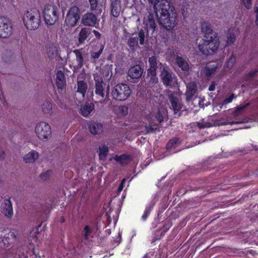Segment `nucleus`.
I'll return each mask as SVG.
<instances>
[{
    "instance_id": "nucleus-30",
    "label": "nucleus",
    "mask_w": 258,
    "mask_h": 258,
    "mask_svg": "<svg viewBox=\"0 0 258 258\" xmlns=\"http://www.w3.org/2000/svg\"><path fill=\"white\" fill-rule=\"evenodd\" d=\"M217 67L214 64H208L201 71V74L207 77H210L216 72Z\"/></svg>"
},
{
    "instance_id": "nucleus-48",
    "label": "nucleus",
    "mask_w": 258,
    "mask_h": 258,
    "mask_svg": "<svg viewBox=\"0 0 258 258\" xmlns=\"http://www.w3.org/2000/svg\"><path fill=\"white\" fill-rule=\"evenodd\" d=\"M51 171L50 170H47L45 172H42L40 175V177L42 180H46L48 179L50 175Z\"/></svg>"
},
{
    "instance_id": "nucleus-55",
    "label": "nucleus",
    "mask_w": 258,
    "mask_h": 258,
    "mask_svg": "<svg viewBox=\"0 0 258 258\" xmlns=\"http://www.w3.org/2000/svg\"><path fill=\"white\" fill-rule=\"evenodd\" d=\"M93 32L97 38L100 39L101 38V35L98 31L94 30Z\"/></svg>"
},
{
    "instance_id": "nucleus-16",
    "label": "nucleus",
    "mask_w": 258,
    "mask_h": 258,
    "mask_svg": "<svg viewBox=\"0 0 258 258\" xmlns=\"http://www.w3.org/2000/svg\"><path fill=\"white\" fill-rule=\"evenodd\" d=\"M144 24L146 27V34L148 35L149 33L151 32V34L152 35L156 27L153 14H149L145 17L144 19Z\"/></svg>"
},
{
    "instance_id": "nucleus-53",
    "label": "nucleus",
    "mask_w": 258,
    "mask_h": 258,
    "mask_svg": "<svg viewBox=\"0 0 258 258\" xmlns=\"http://www.w3.org/2000/svg\"><path fill=\"white\" fill-rule=\"evenodd\" d=\"M257 72V70H255L251 71L249 73H248L247 74V76H246L247 79L248 80H250L251 78H252L254 76V75L256 74Z\"/></svg>"
},
{
    "instance_id": "nucleus-46",
    "label": "nucleus",
    "mask_w": 258,
    "mask_h": 258,
    "mask_svg": "<svg viewBox=\"0 0 258 258\" xmlns=\"http://www.w3.org/2000/svg\"><path fill=\"white\" fill-rule=\"evenodd\" d=\"M235 60V56L233 54H232L227 61V67L228 68H231L233 66Z\"/></svg>"
},
{
    "instance_id": "nucleus-58",
    "label": "nucleus",
    "mask_w": 258,
    "mask_h": 258,
    "mask_svg": "<svg viewBox=\"0 0 258 258\" xmlns=\"http://www.w3.org/2000/svg\"><path fill=\"white\" fill-rule=\"evenodd\" d=\"M56 103L57 104V105H58L59 106H60V107H62V103H61L60 101H58V100H56Z\"/></svg>"
},
{
    "instance_id": "nucleus-34",
    "label": "nucleus",
    "mask_w": 258,
    "mask_h": 258,
    "mask_svg": "<svg viewBox=\"0 0 258 258\" xmlns=\"http://www.w3.org/2000/svg\"><path fill=\"white\" fill-rule=\"evenodd\" d=\"M115 113L119 116H124L128 113V107L126 106H119L114 109Z\"/></svg>"
},
{
    "instance_id": "nucleus-25",
    "label": "nucleus",
    "mask_w": 258,
    "mask_h": 258,
    "mask_svg": "<svg viewBox=\"0 0 258 258\" xmlns=\"http://www.w3.org/2000/svg\"><path fill=\"white\" fill-rule=\"evenodd\" d=\"M39 156V153L37 151L31 150L24 156L23 159L25 163H33L38 160Z\"/></svg>"
},
{
    "instance_id": "nucleus-39",
    "label": "nucleus",
    "mask_w": 258,
    "mask_h": 258,
    "mask_svg": "<svg viewBox=\"0 0 258 258\" xmlns=\"http://www.w3.org/2000/svg\"><path fill=\"white\" fill-rule=\"evenodd\" d=\"M115 160L119 162L121 164H127L130 162L129 157L125 155H122L120 156H116L115 157Z\"/></svg>"
},
{
    "instance_id": "nucleus-7",
    "label": "nucleus",
    "mask_w": 258,
    "mask_h": 258,
    "mask_svg": "<svg viewBox=\"0 0 258 258\" xmlns=\"http://www.w3.org/2000/svg\"><path fill=\"white\" fill-rule=\"evenodd\" d=\"M43 16L47 25H53L58 18L56 7L53 5L45 6L43 10Z\"/></svg>"
},
{
    "instance_id": "nucleus-8",
    "label": "nucleus",
    "mask_w": 258,
    "mask_h": 258,
    "mask_svg": "<svg viewBox=\"0 0 258 258\" xmlns=\"http://www.w3.org/2000/svg\"><path fill=\"white\" fill-rule=\"evenodd\" d=\"M163 114L160 110L155 114L152 115L149 121V126H145L144 131L143 132L145 134L154 132L157 130L156 127L163 121Z\"/></svg>"
},
{
    "instance_id": "nucleus-57",
    "label": "nucleus",
    "mask_w": 258,
    "mask_h": 258,
    "mask_svg": "<svg viewBox=\"0 0 258 258\" xmlns=\"http://www.w3.org/2000/svg\"><path fill=\"white\" fill-rule=\"evenodd\" d=\"M255 13H256V19H258V8H254Z\"/></svg>"
},
{
    "instance_id": "nucleus-14",
    "label": "nucleus",
    "mask_w": 258,
    "mask_h": 258,
    "mask_svg": "<svg viewBox=\"0 0 258 258\" xmlns=\"http://www.w3.org/2000/svg\"><path fill=\"white\" fill-rule=\"evenodd\" d=\"M98 22L96 15L91 12H87L81 19V23L86 26H95L96 24H98Z\"/></svg>"
},
{
    "instance_id": "nucleus-26",
    "label": "nucleus",
    "mask_w": 258,
    "mask_h": 258,
    "mask_svg": "<svg viewBox=\"0 0 258 258\" xmlns=\"http://www.w3.org/2000/svg\"><path fill=\"white\" fill-rule=\"evenodd\" d=\"M56 83L58 89H62L66 86V79L62 71H59L56 74Z\"/></svg>"
},
{
    "instance_id": "nucleus-10",
    "label": "nucleus",
    "mask_w": 258,
    "mask_h": 258,
    "mask_svg": "<svg viewBox=\"0 0 258 258\" xmlns=\"http://www.w3.org/2000/svg\"><path fill=\"white\" fill-rule=\"evenodd\" d=\"M160 76L162 82L166 86H172L176 82V78L174 74L172 73L168 67H161Z\"/></svg>"
},
{
    "instance_id": "nucleus-5",
    "label": "nucleus",
    "mask_w": 258,
    "mask_h": 258,
    "mask_svg": "<svg viewBox=\"0 0 258 258\" xmlns=\"http://www.w3.org/2000/svg\"><path fill=\"white\" fill-rule=\"evenodd\" d=\"M159 23L166 29L170 30L173 28L177 24V14L175 10L171 9L167 14L160 15Z\"/></svg>"
},
{
    "instance_id": "nucleus-40",
    "label": "nucleus",
    "mask_w": 258,
    "mask_h": 258,
    "mask_svg": "<svg viewBox=\"0 0 258 258\" xmlns=\"http://www.w3.org/2000/svg\"><path fill=\"white\" fill-rule=\"evenodd\" d=\"M227 40L226 45H230L235 41V35L232 32H229L227 35Z\"/></svg>"
},
{
    "instance_id": "nucleus-29",
    "label": "nucleus",
    "mask_w": 258,
    "mask_h": 258,
    "mask_svg": "<svg viewBox=\"0 0 258 258\" xmlns=\"http://www.w3.org/2000/svg\"><path fill=\"white\" fill-rule=\"evenodd\" d=\"M74 53L76 55V59L77 64L74 67V69H79L82 68L84 63V58L81 50L79 49H76L74 50Z\"/></svg>"
},
{
    "instance_id": "nucleus-45",
    "label": "nucleus",
    "mask_w": 258,
    "mask_h": 258,
    "mask_svg": "<svg viewBox=\"0 0 258 258\" xmlns=\"http://www.w3.org/2000/svg\"><path fill=\"white\" fill-rule=\"evenodd\" d=\"M146 32H145L144 30H140L138 33V37H137L138 38V40L140 41V44L141 45H143L144 44V41H145V33Z\"/></svg>"
},
{
    "instance_id": "nucleus-23",
    "label": "nucleus",
    "mask_w": 258,
    "mask_h": 258,
    "mask_svg": "<svg viewBox=\"0 0 258 258\" xmlns=\"http://www.w3.org/2000/svg\"><path fill=\"white\" fill-rule=\"evenodd\" d=\"M120 0H111V14L114 17L119 16L121 11V5Z\"/></svg>"
},
{
    "instance_id": "nucleus-19",
    "label": "nucleus",
    "mask_w": 258,
    "mask_h": 258,
    "mask_svg": "<svg viewBox=\"0 0 258 258\" xmlns=\"http://www.w3.org/2000/svg\"><path fill=\"white\" fill-rule=\"evenodd\" d=\"M89 130L93 135H100L103 132V126L102 123L92 121L89 124Z\"/></svg>"
},
{
    "instance_id": "nucleus-42",
    "label": "nucleus",
    "mask_w": 258,
    "mask_h": 258,
    "mask_svg": "<svg viewBox=\"0 0 258 258\" xmlns=\"http://www.w3.org/2000/svg\"><path fill=\"white\" fill-rule=\"evenodd\" d=\"M39 235V227L34 228L30 232V238L33 239L34 241L37 242Z\"/></svg>"
},
{
    "instance_id": "nucleus-3",
    "label": "nucleus",
    "mask_w": 258,
    "mask_h": 258,
    "mask_svg": "<svg viewBox=\"0 0 258 258\" xmlns=\"http://www.w3.org/2000/svg\"><path fill=\"white\" fill-rule=\"evenodd\" d=\"M131 90L127 84L120 83L115 85L111 90V94L113 99L119 101L126 100L130 96Z\"/></svg>"
},
{
    "instance_id": "nucleus-51",
    "label": "nucleus",
    "mask_w": 258,
    "mask_h": 258,
    "mask_svg": "<svg viewBox=\"0 0 258 258\" xmlns=\"http://www.w3.org/2000/svg\"><path fill=\"white\" fill-rule=\"evenodd\" d=\"M150 208H146L144 211V213L142 217L143 220L145 221L147 219L148 216L150 214Z\"/></svg>"
},
{
    "instance_id": "nucleus-12",
    "label": "nucleus",
    "mask_w": 258,
    "mask_h": 258,
    "mask_svg": "<svg viewBox=\"0 0 258 258\" xmlns=\"http://www.w3.org/2000/svg\"><path fill=\"white\" fill-rule=\"evenodd\" d=\"M154 8L157 15L158 13L161 14H167L171 9L174 10L173 7L171 6L169 0H156L154 5Z\"/></svg>"
},
{
    "instance_id": "nucleus-41",
    "label": "nucleus",
    "mask_w": 258,
    "mask_h": 258,
    "mask_svg": "<svg viewBox=\"0 0 258 258\" xmlns=\"http://www.w3.org/2000/svg\"><path fill=\"white\" fill-rule=\"evenodd\" d=\"M104 49V46L101 45L100 47V49L98 51H91V59H93L94 61L95 60L98 58L101 55V54L102 53L103 50Z\"/></svg>"
},
{
    "instance_id": "nucleus-1",
    "label": "nucleus",
    "mask_w": 258,
    "mask_h": 258,
    "mask_svg": "<svg viewBox=\"0 0 258 258\" xmlns=\"http://www.w3.org/2000/svg\"><path fill=\"white\" fill-rule=\"evenodd\" d=\"M201 30L205 35L199 43V50L206 55L213 54L220 45L218 35L213 31L211 25L206 22L202 24Z\"/></svg>"
},
{
    "instance_id": "nucleus-59",
    "label": "nucleus",
    "mask_w": 258,
    "mask_h": 258,
    "mask_svg": "<svg viewBox=\"0 0 258 258\" xmlns=\"http://www.w3.org/2000/svg\"><path fill=\"white\" fill-rule=\"evenodd\" d=\"M255 24L256 26H258V19H255Z\"/></svg>"
},
{
    "instance_id": "nucleus-38",
    "label": "nucleus",
    "mask_w": 258,
    "mask_h": 258,
    "mask_svg": "<svg viewBox=\"0 0 258 258\" xmlns=\"http://www.w3.org/2000/svg\"><path fill=\"white\" fill-rule=\"evenodd\" d=\"M108 152V147L103 145L99 147V157L101 159H104Z\"/></svg>"
},
{
    "instance_id": "nucleus-6",
    "label": "nucleus",
    "mask_w": 258,
    "mask_h": 258,
    "mask_svg": "<svg viewBox=\"0 0 258 258\" xmlns=\"http://www.w3.org/2000/svg\"><path fill=\"white\" fill-rule=\"evenodd\" d=\"M35 132L37 137L40 140L45 141L51 137V128L50 125L45 121L38 123L35 126Z\"/></svg>"
},
{
    "instance_id": "nucleus-21",
    "label": "nucleus",
    "mask_w": 258,
    "mask_h": 258,
    "mask_svg": "<svg viewBox=\"0 0 258 258\" xmlns=\"http://www.w3.org/2000/svg\"><path fill=\"white\" fill-rule=\"evenodd\" d=\"M32 252L35 254V252L32 245L30 244L29 248V252ZM28 251L26 249V247L19 248L16 251L14 258H28L27 253Z\"/></svg>"
},
{
    "instance_id": "nucleus-52",
    "label": "nucleus",
    "mask_w": 258,
    "mask_h": 258,
    "mask_svg": "<svg viewBox=\"0 0 258 258\" xmlns=\"http://www.w3.org/2000/svg\"><path fill=\"white\" fill-rule=\"evenodd\" d=\"M233 97H234V95L232 94L229 97H228V98H226L224 100V101L222 103V105H225V104L230 103L231 102H232V101L233 99Z\"/></svg>"
},
{
    "instance_id": "nucleus-4",
    "label": "nucleus",
    "mask_w": 258,
    "mask_h": 258,
    "mask_svg": "<svg viewBox=\"0 0 258 258\" xmlns=\"http://www.w3.org/2000/svg\"><path fill=\"white\" fill-rule=\"evenodd\" d=\"M94 80L95 82V93L96 95V99L92 98L95 103L101 102L105 96V84L102 79V73L101 71L93 74Z\"/></svg>"
},
{
    "instance_id": "nucleus-32",
    "label": "nucleus",
    "mask_w": 258,
    "mask_h": 258,
    "mask_svg": "<svg viewBox=\"0 0 258 258\" xmlns=\"http://www.w3.org/2000/svg\"><path fill=\"white\" fill-rule=\"evenodd\" d=\"M176 62L177 66L181 68L182 70L187 71L189 70L188 63L182 57L177 56L176 57Z\"/></svg>"
},
{
    "instance_id": "nucleus-2",
    "label": "nucleus",
    "mask_w": 258,
    "mask_h": 258,
    "mask_svg": "<svg viewBox=\"0 0 258 258\" xmlns=\"http://www.w3.org/2000/svg\"><path fill=\"white\" fill-rule=\"evenodd\" d=\"M23 21L26 28L30 30L38 28L41 23V15L36 8L27 10L23 15Z\"/></svg>"
},
{
    "instance_id": "nucleus-31",
    "label": "nucleus",
    "mask_w": 258,
    "mask_h": 258,
    "mask_svg": "<svg viewBox=\"0 0 258 258\" xmlns=\"http://www.w3.org/2000/svg\"><path fill=\"white\" fill-rule=\"evenodd\" d=\"M57 52V45L54 43H51L47 45L46 53L49 57L52 58Z\"/></svg>"
},
{
    "instance_id": "nucleus-20",
    "label": "nucleus",
    "mask_w": 258,
    "mask_h": 258,
    "mask_svg": "<svg viewBox=\"0 0 258 258\" xmlns=\"http://www.w3.org/2000/svg\"><path fill=\"white\" fill-rule=\"evenodd\" d=\"M197 92V85L195 82L189 83L186 86V101H189Z\"/></svg>"
},
{
    "instance_id": "nucleus-11",
    "label": "nucleus",
    "mask_w": 258,
    "mask_h": 258,
    "mask_svg": "<svg viewBox=\"0 0 258 258\" xmlns=\"http://www.w3.org/2000/svg\"><path fill=\"white\" fill-rule=\"evenodd\" d=\"M80 10L78 7H72L68 11L65 18V24L69 27L75 26L80 19Z\"/></svg>"
},
{
    "instance_id": "nucleus-35",
    "label": "nucleus",
    "mask_w": 258,
    "mask_h": 258,
    "mask_svg": "<svg viewBox=\"0 0 258 258\" xmlns=\"http://www.w3.org/2000/svg\"><path fill=\"white\" fill-rule=\"evenodd\" d=\"M249 103H246L243 105L237 107L233 112V115L234 117H237L243 113L245 109L248 106Z\"/></svg>"
},
{
    "instance_id": "nucleus-17",
    "label": "nucleus",
    "mask_w": 258,
    "mask_h": 258,
    "mask_svg": "<svg viewBox=\"0 0 258 258\" xmlns=\"http://www.w3.org/2000/svg\"><path fill=\"white\" fill-rule=\"evenodd\" d=\"M149 62L150 66L149 71L153 76H156V72L157 70H159L161 71V67H165L166 66L159 62L158 57L155 56H152L149 58Z\"/></svg>"
},
{
    "instance_id": "nucleus-54",
    "label": "nucleus",
    "mask_w": 258,
    "mask_h": 258,
    "mask_svg": "<svg viewBox=\"0 0 258 258\" xmlns=\"http://www.w3.org/2000/svg\"><path fill=\"white\" fill-rule=\"evenodd\" d=\"M125 181V179L124 178L122 180L119 187H118V189H117V191L118 192H120L122 189H123V184L124 183Z\"/></svg>"
},
{
    "instance_id": "nucleus-44",
    "label": "nucleus",
    "mask_w": 258,
    "mask_h": 258,
    "mask_svg": "<svg viewBox=\"0 0 258 258\" xmlns=\"http://www.w3.org/2000/svg\"><path fill=\"white\" fill-rule=\"evenodd\" d=\"M91 232L92 231L91 228L88 225H86L83 231V236L85 240H89Z\"/></svg>"
},
{
    "instance_id": "nucleus-15",
    "label": "nucleus",
    "mask_w": 258,
    "mask_h": 258,
    "mask_svg": "<svg viewBox=\"0 0 258 258\" xmlns=\"http://www.w3.org/2000/svg\"><path fill=\"white\" fill-rule=\"evenodd\" d=\"M143 71L140 66L136 65L131 67L127 73L130 81L135 82L139 80L143 74Z\"/></svg>"
},
{
    "instance_id": "nucleus-36",
    "label": "nucleus",
    "mask_w": 258,
    "mask_h": 258,
    "mask_svg": "<svg viewBox=\"0 0 258 258\" xmlns=\"http://www.w3.org/2000/svg\"><path fill=\"white\" fill-rule=\"evenodd\" d=\"M179 144V139L177 138H173L170 140L166 144V149L167 150L171 149L172 148H175Z\"/></svg>"
},
{
    "instance_id": "nucleus-50",
    "label": "nucleus",
    "mask_w": 258,
    "mask_h": 258,
    "mask_svg": "<svg viewBox=\"0 0 258 258\" xmlns=\"http://www.w3.org/2000/svg\"><path fill=\"white\" fill-rule=\"evenodd\" d=\"M241 1L247 9H249L251 8V0H241Z\"/></svg>"
},
{
    "instance_id": "nucleus-13",
    "label": "nucleus",
    "mask_w": 258,
    "mask_h": 258,
    "mask_svg": "<svg viewBox=\"0 0 258 258\" xmlns=\"http://www.w3.org/2000/svg\"><path fill=\"white\" fill-rule=\"evenodd\" d=\"M168 98L171 103L170 108L174 111V114L178 113V116H180L181 113L179 111L183 107V104L181 101L173 93H171L168 95Z\"/></svg>"
},
{
    "instance_id": "nucleus-22",
    "label": "nucleus",
    "mask_w": 258,
    "mask_h": 258,
    "mask_svg": "<svg viewBox=\"0 0 258 258\" xmlns=\"http://www.w3.org/2000/svg\"><path fill=\"white\" fill-rule=\"evenodd\" d=\"M16 235L14 232L9 231L8 233H6L2 239L4 245L8 247L10 244L14 243L16 240Z\"/></svg>"
},
{
    "instance_id": "nucleus-28",
    "label": "nucleus",
    "mask_w": 258,
    "mask_h": 258,
    "mask_svg": "<svg viewBox=\"0 0 258 258\" xmlns=\"http://www.w3.org/2000/svg\"><path fill=\"white\" fill-rule=\"evenodd\" d=\"M94 108L92 104L86 103L83 105L80 108V113L85 117L89 116Z\"/></svg>"
},
{
    "instance_id": "nucleus-60",
    "label": "nucleus",
    "mask_w": 258,
    "mask_h": 258,
    "mask_svg": "<svg viewBox=\"0 0 258 258\" xmlns=\"http://www.w3.org/2000/svg\"><path fill=\"white\" fill-rule=\"evenodd\" d=\"M144 258H151L149 255H145Z\"/></svg>"
},
{
    "instance_id": "nucleus-43",
    "label": "nucleus",
    "mask_w": 258,
    "mask_h": 258,
    "mask_svg": "<svg viewBox=\"0 0 258 258\" xmlns=\"http://www.w3.org/2000/svg\"><path fill=\"white\" fill-rule=\"evenodd\" d=\"M90 4V10L94 12L98 10V3L97 0H88Z\"/></svg>"
},
{
    "instance_id": "nucleus-18",
    "label": "nucleus",
    "mask_w": 258,
    "mask_h": 258,
    "mask_svg": "<svg viewBox=\"0 0 258 258\" xmlns=\"http://www.w3.org/2000/svg\"><path fill=\"white\" fill-rule=\"evenodd\" d=\"M1 211L8 217H11L13 214V208L10 199H4L1 205Z\"/></svg>"
},
{
    "instance_id": "nucleus-9",
    "label": "nucleus",
    "mask_w": 258,
    "mask_h": 258,
    "mask_svg": "<svg viewBox=\"0 0 258 258\" xmlns=\"http://www.w3.org/2000/svg\"><path fill=\"white\" fill-rule=\"evenodd\" d=\"M13 27L12 21L5 17H0V37L6 38L13 33Z\"/></svg>"
},
{
    "instance_id": "nucleus-47",
    "label": "nucleus",
    "mask_w": 258,
    "mask_h": 258,
    "mask_svg": "<svg viewBox=\"0 0 258 258\" xmlns=\"http://www.w3.org/2000/svg\"><path fill=\"white\" fill-rule=\"evenodd\" d=\"M241 122H239V121H231V122H220L219 121L216 120V121H215L214 124L215 125H227V124L232 125V124H234L240 123H241Z\"/></svg>"
},
{
    "instance_id": "nucleus-37",
    "label": "nucleus",
    "mask_w": 258,
    "mask_h": 258,
    "mask_svg": "<svg viewBox=\"0 0 258 258\" xmlns=\"http://www.w3.org/2000/svg\"><path fill=\"white\" fill-rule=\"evenodd\" d=\"M127 44L132 50L138 45V38L137 37H130L127 40Z\"/></svg>"
},
{
    "instance_id": "nucleus-56",
    "label": "nucleus",
    "mask_w": 258,
    "mask_h": 258,
    "mask_svg": "<svg viewBox=\"0 0 258 258\" xmlns=\"http://www.w3.org/2000/svg\"><path fill=\"white\" fill-rule=\"evenodd\" d=\"M215 89V85L213 83L209 87V90L210 91L214 90Z\"/></svg>"
},
{
    "instance_id": "nucleus-27",
    "label": "nucleus",
    "mask_w": 258,
    "mask_h": 258,
    "mask_svg": "<svg viewBox=\"0 0 258 258\" xmlns=\"http://www.w3.org/2000/svg\"><path fill=\"white\" fill-rule=\"evenodd\" d=\"M42 111L47 116H51L53 113L51 103L48 101H45L41 105Z\"/></svg>"
},
{
    "instance_id": "nucleus-24",
    "label": "nucleus",
    "mask_w": 258,
    "mask_h": 258,
    "mask_svg": "<svg viewBox=\"0 0 258 258\" xmlns=\"http://www.w3.org/2000/svg\"><path fill=\"white\" fill-rule=\"evenodd\" d=\"M91 34V29L88 28L84 27L81 29L78 37V43L79 44H83L85 41Z\"/></svg>"
},
{
    "instance_id": "nucleus-33",
    "label": "nucleus",
    "mask_w": 258,
    "mask_h": 258,
    "mask_svg": "<svg viewBox=\"0 0 258 258\" xmlns=\"http://www.w3.org/2000/svg\"><path fill=\"white\" fill-rule=\"evenodd\" d=\"M87 89V84L84 81L78 80L77 92L81 93L82 95L83 98H84L85 96Z\"/></svg>"
},
{
    "instance_id": "nucleus-49",
    "label": "nucleus",
    "mask_w": 258,
    "mask_h": 258,
    "mask_svg": "<svg viewBox=\"0 0 258 258\" xmlns=\"http://www.w3.org/2000/svg\"><path fill=\"white\" fill-rule=\"evenodd\" d=\"M102 73V76H103L106 79H109L110 78L108 77L110 74L109 70L108 68L102 69L100 71Z\"/></svg>"
}]
</instances>
